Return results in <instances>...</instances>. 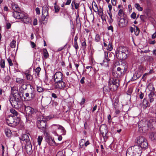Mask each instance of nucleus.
Wrapping results in <instances>:
<instances>
[{"label":"nucleus","instance_id":"1","mask_svg":"<svg viewBox=\"0 0 156 156\" xmlns=\"http://www.w3.org/2000/svg\"><path fill=\"white\" fill-rule=\"evenodd\" d=\"M121 62V64L119 61L115 62V67H117L116 70L112 73L113 76L119 78L127 72L128 69V64L127 62L125 61H122Z\"/></svg>","mask_w":156,"mask_h":156},{"label":"nucleus","instance_id":"2","mask_svg":"<svg viewBox=\"0 0 156 156\" xmlns=\"http://www.w3.org/2000/svg\"><path fill=\"white\" fill-rule=\"evenodd\" d=\"M55 82V88L56 89H62L66 87V84L64 81V76L60 71L57 72L52 76Z\"/></svg>","mask_w":156,"mask_h":156},{"label":"nucleus","instance_id":"3","mask_svg":"<svg viewBox=\"0 0 156 156\" xmlns=\"http://www.w3.org/2000/svg\"><path fill=\"white\" fill-rule=\"evenodd\" d=\"M13 95H12L9 100L12 106L16 108H18L20 107L21 105V99L20 96L18 94H16L15 92H13Z\"/></svg>","mask_w":156,"mask_h":156},{"label":"nucleus","instance_id":"4","mask_svg":"<svg viewBox=\"0 0 156 156\" xmlns=\"http://www.w3.org/2000/svg\"><path fill=\"white\" fill-rule=\"evenodd\" d=\"M108 88L111 91L116 90L120 86L119 79L116 77L110 78L108 80Z\"/></svg>","mask_w":156,"mask_h":156},{"label":"nucleus","instance_id":"5","mask_svg":"<svg viewBox=\"0 0 156 156\" xmlns=\"http://www.w3.org/2000/svg\"><path fill=\"white\" fill-rule=\"evenodd\" d=\"M26 118L27 121H31L34 119L36 112L35 109L28 106L24 105Z\"/></svg>","mask_w":156,"mask_h":156},{"label":"nucleus","instance_id":"6","mask_svg":"<svg viewBox=\"0 0 156 156\" xmlns=\"http://www.w3.org/2000/svg\"><path fill=\"white\" fill-rule=\"evenodd\" d=\"M13 17L17 19H20L24 23L27 24L31 21L30 18L28 17L23 12L14 11L12 13Z\"/></svg>","mask_w":156,"mask_h":156},{"label":"nucleus","instance_id":"7","mask_svg":"<svg viewBox=\"0 0 156 156\" xmlns=\"http://www.w3.org/2000/svg\"><path fill=\"white\" fill-rule=\"evenodd\" d=\"M20 119L18 117L13 116L12 115H9L6 118V122L9 126L15 127L19 123Z\"/></svg>","mask_w":156,"mask_h":156},{"label":"nucleus","instance_id":"8","mask_svg":"<svg viewBox=\"0 0 156 156\" xmlns=\"http://www.w3.org/2000/svg\"><path fill=\"white\" fill-rule=\"evenodd\" d=\"M136 140L138 144H139L141 149H145L147 148L148 144L147 140L144 136H139L137 137Z\"/></svg>","mask_w":156,"mask_h":156},{"label":"nucleus","instance_id":"9","mask_svg":"<svg viewBox=\"0 0 156 156\" xmlns=\"http://www.w3.org/2000/svg\"><path fill=\"white\" fill-rule=\"evenodd\" d=\"M35 90L32 89L25 93V96L23 97L25 101H29L32 100L35 96Z\"/></svg>","mask_w":156,"mask_h":156},{"label":"nucleus","instance_id":"10","mask_svg":"<svg viewBox=\"0 0 156 156\" xmlns=\"http://www.w3.org/2000/svg\"><path fill=\"white\" fill-rule=\"evenodd\" d=\"M48 8L46 5H44L42 7V21H45L44 22L46 23L47 19L48 18Z\"/></svg>","mask_w":156,"mask_h":156},{"label":"nucleus","instance_id":"11","mask_svg":"<svg viewBox=\"0 0 156 156\" xmlns=\"http://www.w3.org/2000/svg\"><path fill=\"white\" fill-rule=\"evenodd\" d=\"M42 119L40 118V120H39V118H38V120L37 121V126L38 128L42 130L43 131H45L46 130V121L45 119L43 120L42 117Z\"/></svg>","mask_w":156,"mask_h":156},{"label":"nucleus","instance_id":"12","mask_svg":"<svg viewBox=\"0 0 156 156\" xmlns=\"http://www.w3.org/2000/svg\"><path fill=\"white\" fill-rule=\"evenodd\" d=\"M99 130L101 133L102 134L104 139H107L108 138L107 135L108 133L107 127L105 124L101 125L100 127Z\"/></svg>","mask_w":156,"mask_h":156},{"label":"nucleus","instance_id":"13","mask_svg":"<svg viewBox=\"0 0 156 156\" xmlns=\"http://www.w3.org/2000/svg\"><path fill=\"white\" fill-rule=\"evenodd\" d=\"M90 144L89 140L86 141L85 139H81L79 141V148L81 149L82 148H84V147H87L88 145Z\"/></svg>","mask_w":156,"mask_h":156},{"label":"nucleus","instance_id":"14","mask_svg":"<svg viewBox=\"0 0 156 156\" xmlns=\"http://www.w3.org/2000/svg\"><path fill=\"white\" fill-rule=\"evenodd\" d=\"M132 148V150L135 151V153L137 154L138 156H140L141 153V148L139 144L134 145L133 146L129 147Z\"/></svg>","mask_w":156,"mask_h":156},{"label":"nucleus","instance_id":"15","mask_svg":"<svg viewBox=\"0 0 156 156\" xmlns=\"http://www.w3.org/2000/svg\"><path fill=\"white\" fill-rule=\"evenodd\" d=\"M120 49L119 50L118 49L115 51V55L118 59L121 60V61H124L123 59H126L127 58V56L124 57L122 53L120 51Z\"/></svg>","mask_w":156,"mask_h":156},{"label":"nucleus","instance_id":"16","mask_svg":"<svg viewBox=\"0 0 156 156\" xmlns=\"http://www.w3.org/2000/svg\"><path fill=\"white\" fill-rule=\"evenodd\" d=\"M46 141L48 144L50 146H58V144H57L54 141V139H53L51 137L49 136H47L46 139Z\"/></svg>","mask_w":156,"mask_h":156},{"label":"nucleus","instance_id":"17","mask_svg":"<svg viewBox=\"0 0 156 156\" xmlns=\"http://www.w3.org/2000/svg\"><path fill=\"white\" fill-rule=\"evenodd\" d=\"M26 148L27 152L28 154L30 155L32 153V145L30 142L26 143Z\"/></svg>","mask_w":156,"mask_h":156},{"label":"nucleus","instance_id":"18","mask_svg":"<svg viewBox=\"0 0 156 156\" xmlns=\"http://www.w3.org/2000/svg\"><path fill=\"white\" fill-rule=\"evenodd\" d=\"M120 49H121L120 51L122 53L124 56L126 57V56H127V58L128 56L129 53L128 48L125 47H121V48H119Z\"/></svg>","mask_w":156,"mask_h":156},{"label":"nucleus","instance_id":"19","mask_svg":"<svg viewBox=\"0 0 156 156\" xmlns=\"http://www.w3.org/2000/svg\"><path fill=\"white\" fill-rule=\"evenodd\" d=\"M126 156H139L133 151L132 148H129L126 153Z\"/></svg>","mask_w":156,"mask_h":156},{"label":"nucleus","instance_id":"20","mask_svg":"<svg viewBox=\"0 0 156 156\" xmlns=\"http://www.w3.org/2000/svg\"><path fill=\"white\" fill-rule=\"evenodd\" d=\"M80 3L77 2L76 0H73L71 3V7L72 9H78L80 5Z\"/></svg>","mask_w":156,"mask_h":156},{"label":"nucleus","instance_id":"21","mask_svg":"<svg viewBox=\"0 0 156 156\" xmlns=\"http://www.w3.org/2000/svg\"><path fill=\"white\" fill-rule=\"evenodd\" d=\"M20 140L25 141L26 143L30 142V139L28 135L27 134H24L22 136L21 138H20Z\"/></svg>","mask_w":156,"mask_h":156},{"label":"nucleus","instance_id":"22","mask_svg":"<svg viewBox=\"0 0 156 156\" xmlns=\"http://www.w3.org/2000/svg\"><path fill=\"white\" fill-rule=\"evenodd\" d=\"M30 73V71L27 70L24 72V74L26 76V77L27 80L31 81L33 79V76Z\"/></svg>","mask_w":156,"mask_h":156},{"label":"nucleus","instance_id":"23","mask_svg":"<svg viewBox=\"0 0 156 156\" xmlns=\"http://www.w3.org/2000/svg\"><path fill=\"white\" fill-rule=\"evenodd\" d=\"M54 126H57V128L58 129L61 131V133L62 135H64L66 134V131L64 127L60 125H54Z\"/></svg>","mask_w":156,"mask_h":156},{"label":"nucleus","instance_id":"24","mask_svg":"<svg viewBox=\"0 0 156 156\" xmlns=\"http://www.w3.org/2000/svg\"><path fill=\"white\" fill-rule=\"evenodd\" d=\"M16 82L18 84L21 85L23 83H26L25 80L24 79H21L19 77L16 78Z\"/></svg>","mask_w":156,"mask_h":156},{"label":"nucleus","instance_id":"25","mask_svg":"<svg viewBox=\"0 0 156 156\" xmlns=\"http://www.w3.org/2000/svg\"><path fill=\"white\" fill-rule=\"evenodd\" d=\"M125 19L123 18H120L119 21V23H118V24L120 27H122L125 26Z\"/></svg>","mask_w":156,"mask_h":156},{"label":"nucleus","instance_id":"26","mask_svg":"<svg viewBox=\"0 0 156 156\" xmlns=\"http://www.w3.org/2000/svg\"><path fill=\"white\" fill-rule=\"evenodd\" d=\"M11 5L12 9L14 10L15 11L18 12L20 10V9L18 5L14 3H12Z\"/></svg>","mask_w":156,"mask_h":156},{"label":"nucleus","instance_id":"27","mask_svg":"<svg viewBox=\"0 0 156 156\" xmlns=\"http://www.w3.org/2000/svg\"><path fill=\"white\" fill-rule=\"evenodd\" d=\"M43 55L44 59H47L49 57V54L46 49L44 48L43 50Z\"/></svg>","mask_w":156,"mask_h":156},{"label":"nucleus","instance_id":"28","mask_svg":"<svg viewBox=\"0 0 156 156\" xmlns=\"http://www.w3.org/2000/svg\"><path fill=\"white\" fill-rule=\"evenodd\" d=\"M92 8L93 9V10L95 12H98L99 10L98 6L96 4V2L93 1L92 3Z\"/></svg>","mask_w":156,"mask_h":156},{"label":"nucleus","instance_id":"29","mask_svg":"<svg viewBox=\"0 0 156 156\" xmlns=\"http://www.w3.org/2000/svg\"><path fill=\"white\" fill-rule=\"evenodd\" d=\"M150 138L152 141L156 140V132H153L150 134Z\"/></svg>","mask_w":156,"mask_h":156},{"label":"nucleus","instance_id":"30","mask_svg":"<svg viewBox=\"0 0 156 156\" xmlns=\"http://www.w3.org/2000/svg\"><path fill=\"white\" fill-rule=\"evenodd\" d=\"M78 17L79 18V15H78L76 16V26L77 27H78L80 28L81 24L80 22V19L79 18V19H78Z\"/></svg>","mask_w":156,"mask_h":156},{"label":"nucleus","instance_id":"31","mask_svg":"<svg viewBox=\"0 0 156 156\" xmlns=\"http://www.w3.org/2000/svg\"><path fill=\"white\" fill-rule=\"evenodd\" d=\"M10 112L12 113V115L13 116L18 117L19 115L18 112L14 109L12 108L10 110Z\"/></svg>","mask_w":156,"mask_h":156},{"label":"nucleus","instance_id":"32","mask_svg":"<svg viewBox=\"0 0 156 156\" xmlns=\"http://www.w3.org/2000/svg\"><path fill=\"white\" fill-rule=\"evenodd\" d=\"M5 132L6 136L8 137H10L12 135V132L11 130L8 128H6L5 130Z\"/></svg>","mask_w":156,"mask_h":156},{"label":"nucleus","instance_id":"33","mask_svg":"<svg viewBox=\"0 0 156 156\" xmlns=\"http://www.w3.org/2000/svg\"><path fill=\"white\" fill-rule=\"evenodd\" d=\"M105 59L106 61V64L105 65H109L108 62L110 61V59L108 58V53L106 51L105 52Z\"/></svg>","mask_w":156,"mask_h":156},{"label":"nucleus","instance_id":"34","mask_svg":"<svg viewBox=\"0 0 156 156\" xmlns=\"http://www.w3.org/2000/svg\"><path fill=\"white\" fill-rule=\"evenodd\" d=\"M143 73L142 71L138 70L134 74L136 76V78H139L142 75Z\"/></svg>","mask_w":156,"mask_h":156},{"label":"nucleus","instance_id":"35","mask_svg":"<svg viewBox=\"0 0 156 156\" xmlns=\"http://www.w3.org/2000/svg\"><path fill=\"white\" fill-rule=\"evenodd\" d=\"M147 88L150 91H154L155 88L152 83H149L148 85Z\"/></svg>","mask_w":156,"mask_h":156},{"label":"nucleus","instance_id":"36","mask_svg":"<svg viewBox=\"0 0 156 156\" xmlns=\"http://www.w3.org/2000/svg\"><path fill=\"white\" fill-rule=\"evenodd\" d=\"M24 90L23 89H21L20 87H19L18 92H17V93H16V94H18L20 96H21V98H22L23 96V94L24 92Z\"/></svg>","mask_w":156,"mask_h":156},{"label":"nucleus","instance_id":"37","mask_svg":"<svg viewBox=\"0 0 156 156\" xmlns=\"http://www.w3.org/2000/svg\"><path fill=\"white\" fill-rule=\"evenodd\" d=\"M0 66L2 68H4L5 67V61L4 59H1L0 61Z\"/></svg>","mask_w":156,"mask_h":156},{"label":"nucleus","instance_id":"38","mask_svg":"<svg viewBox=\"0 0 156 156\" xmlns=\"http://www.w3.org/2000/svg\"><path fill=\"white\" fill-rule=\"evenodd\" d=\"M21 85L20 87L21 89H23L24 90H26L27 88L28 84L26 83H23Z\"/></svg>","mask_w":156,"mask_h":156},{"label":"nucleus","instance_id":"39","mask_svg":"<svg viewBox=\"0 0 156 156\" xmlns=\"http://www.w3.org/2000/svg\"><path fill=\"white\" fill-rule=\"evenodd\" d=\"M113 49L112 45L111 42H110L109 41L108 46L107 47V49L109 51H111Z\"/></svg>","mask_w":156,"mask_h":156},{"label":"nucleus","instance_id":"40","mask_svg":"<svg viewBox=\"0 0 156 156\" xmlns=\"http://www.w3.org/2000/svg\"><path fill=\"white\" fill-rule=\"evenodd\" d=\"M94 39L95 41L96 42H100L101 39L100 35L98 34H96V35Z\"/></svg>","mask_w":156,"mask_h":156},{"label":"nucleus","instance_id":"41","mask_svg":"<svg viewBox=\"0 0 156 156\" xmlns=\"http://www.w3.org/2000/svg\"><path fill=\"white\" fill-rule=\"evenodd\" d=\"M143 105L145 107H147L149 106V103L148 102L147 99L144 98L143 100Z\"/></svg>","mask_w":156,"mask_h":156},{"label":"nucleus","instance_id":"42","mask_svg":"<svg viewBox=\"0 0 156 156\" xmlns=\"http://www.w3.org/2000/svg\"><path fill=\"white\" fill-rule=\"evenodd\" d=\"M134 26L136 27V29L134 31V34L135 35L137 36H138L140 33V30L139 28L136 26L134 25Z\"/></svg>","mask_w":156,"mask_h":156},{"label":"nucleus","instance_id":"43","mask_svg":"<svg viewBox=\"0 0 156 156\" xmlns=\"http://www.w3.org/2000/svg\"><path fill=\"white\" fill-rule=\"evenodd\" d=\"M43 140V137L41 136H38L37 138V142L38 144L40 146L41 145V142Z\"/></svg>","mask_w":156,"mask_h":156},{"label":"nucleus","instance_id":"44","mask_svg":"<svg viewBox=\"0 0 156 156\" xmlns=\"http://www.w3.org/2000/svg\"><path fill=\"white\" fill-rule=\"evenodd\" d=\"M135 7L139 11H142L143 10V8L140 6V5L139 4H136L135 5Z\"/></svg>","mask_w":156,"mask_h":156},{"label":"nucleus","instance_id":"45","mask_svg":"<svg viewBox=\"0 0 156 156\" xmlns=\"http://www.w3.org/2000/svg\"><path fill=\"white\" fill-rule=\"evenodd\" d=\"M73 47L75 49L76 51L77 52L79 49V46L77 41H74V44L73 45Z\"/></svg>","mask_w":156,"mask_h":156},{"label":"nucleus","instance_id":"46","mask_svg":"<svg viewBox=\"0 0 156 156\" xmlns=\"http://www.w3.org/2000/svg\"><path fill=\"white\" fill-rule=\"evenodd\" d=\"M124 14V12L123 11V10L122 9H120L118 13V15L120 17H121L122 15Z\"/></svg>","mask_w":156,"mask_h":156},{"label":"nucleus","instance_id":"47","mask_svg":"<svg viewBox=\"0 0 156 156\" xmlns=\"http://www.w3.org/2000/svg\"><path fill=\"white\" fill-rule=\"evenodd\" d=\"M18 91L17 88L15 87H11V93L12 95H13V92L17 93Z\"/></svg>","mask_w":156,"mask_h":156},{"label":"nucleus","instance_id":"48","mask_svg":"<svg viewBox=\"0 0 156 156\" xmlns=\"http://www.w3.org/2000/svg\"><path fill=\"white\" fill-rule=\"evenodd\" d=\"M41 70V68L40 67H37L35 69V72L36 73L37 76H39V72Z\"/></svg>","mask_w":156,"mask_h":156},{"label":"nucleus","instance_id":"49","mask_svg":"<svg viewBox=\"0 0 156 156\" xmlns=\"http://www.w3.org/2000/svg\"><path fill=\"white\" fill-rule=\"evenodd\" d=\"M37 91L40 93L44 91L43 88L41 87H37Z\"/></svg>","mask_w":156,"mask_h":156},{"label":"nucleus","instance_id":"50","mask_svg":"<svg viewBox=\"0 0 156 156\" xmlns=\"http://www.w3.org/2000/svg\"><path fill=\"white\" fill-rule=\"evenodd\" d=\"M10 47L12 48H15L16 46V41L14 40H12L10 43Z\"/></svg>","mask_w":156,"mask_h":156},{"label":"nucleus","instance_id":"51","mask_svg":"<svg viewBox=\"0 0 156 156\" xmlns=\"http://www.w3.org/2000/svg\"><path fill=\"white\" fill-rule=\"evenodd\" d=\"M110 90H111L109 88L108 89L106 87H104L103 88V91L104 93L106 92V93H107Z\"/></svg>","mask_w":156,"mask_h":156},{"label":"nucleus","instance_id":"52","mask_svg":"<svg viewBox=\"0 0 156 156\" xmlns=\"http://www.w3.org/2000/svg\"><path fill=\"white\" fill-rule=\"evenodd\" d=\"M8 62L9 63V65L10 66H13V64L12 62V60L10 58H9L7 59Z\"/></svg>","mask_w":156,"mask_h":156},{"label":"nucleus","instance_id":"53","mask_svg":"<svg viewBox=\"0 0 156 156\" xmlns=\"http://www.w3.org/2000/svg\"><path fill=\"white\" fill-rule=\"evenodd\" d=\"M54 8L55 10V12L56 13L58 12L59 10V8L58 6V5H55L54 6Z\"/></svg>","mask_w":156,"mask_h":156},{"label":"nucleus","instance_id":"54","mask_svg":"<svg viewBox=\"0 0 156 156\" xmlns=\"http://www.w3.org/2000/svg\"><path fill=\"white\" fill-rule=\"evenodd\" d=\"M84 40L85 39H84ZM86 40H85V41H83L81 44V45L82 47H83V49L84 50L86 48V47L87 46V44L85 41Z\"/></svg>","mask_w":156,"mask_h":156},{"label":"nucleus","instance_id":"55","mask_svg":"<svg viewBox=\"0 0 156 156\" xmlns=\"http://www.w3.org/2000/svg\"><path fill=\"white\" fill-rule=\"evenodd\" d=\"M136 16V13L135 12H133L131 15V17L133 19H135Z\"/></svg>","mask_w":156,"mask_h":156},{"label":"nucleus","instance_id":"56","mask_svg":"<svg viewBox=\"0 0 156 156\" xmlns=\"http://www.w3.org/2000/svg\"><path fill=\"white\" fill-rule=\"evenodd\" d=\"M108 30H111L112 32L113 31V28L112 26H108L107 27Z\"/></svg>","mask_w":156,"mask_h":156},{"label":"nucleus","instance_id":"57","mask_svg":"<svg viewBox=\"0 0 156 156\" xmlns=\"http://www.w3.org/2000/svg\"><path fill=\"white\" fill-rule=\"evenodd\" d=\"M155 94L154 91H151V93L148 94L149 97H153Z\"/></svg>","mask_w":156,"mask_h":156},{"label":"nucleus","instance_id":"58","mask_svg":"<svg viewBox=\"0 0 156 156\" xmlns=\"http://www.w3.org/2000/svg\"><path fill=\"white\" fill-rule=\"evenodd\" d=\"M35 11L37 14H40V9L39 8L37 7L35 9Z\"/></svg>","mask_w":156,"mask_h":156},{"label":"nucleus","instance_id":"59","mask_svg":"<svg viewBox=\"0 0 156 156\" xmlns=\"http://www.w3.org/2000/svg\"><path fill=\"white\" fill-rule=\"evenodd\" d=\"M118 104L115 102L114 104V108L115 109H117L118 108Z\"/></svg>","mask_w":156,"mask_h":156},{"label":"nucleus","instance_id":"60","mask_svg":"<svg viewBox=\"0 0 156 156\" xmlns=\"http://www.w3.org/2000/svg\"><path fill=\"white\" fill-rule=\"evenodd\" d=\"M30 43L32 48H34L36 47V45L34 42L31 41Z\"/></svg>","mask_w":156,"mask_h":156},{"label":"nucleus","instance_id":"61","mask_svg":"<svg viewBox=\"0 0 156 156\" xmlns=\"http://www.w3.org/2000/svg\"><path fill=\"white\" fill-rule=\"evenodd\" d=\"M85 78L84 77H83L80 80V82L81 84H83L84 83V80Z\"/></svg>","mask_w":156,"mask_h":156},{"label":"nucleus","instance_id":"62","mask_svg":"<svg viewBox=\"0 0 156 156\" xmlns=\"http://www.w3.org/2000/svg\"><path fill=\"white\" fill-rule=\"evenodd\" d=\"M129 30L131 33H133V31L135 30V29L134 28L131 27H129Z\"/></svg>","mask_w":156,"mask_h":156},{"label":"nucleus","instance_id":"63","mask_svg":"<svg viewBox=\"0 0 156 156\" xmlns=\"http://www.w3.org/2000/svg\"><path fill=\"white\" fill-rule=\"evenodd\" d=\"M71 0H67L65 4V5H69L71 3Z\"/></svg>","mask_w":156,"mask_h":156},{"label":"nucleus","instance_id":"64","mask_svg":"<svg viewBox=\"0 0 156 156\" xmlns=\"http://www.w3.org/2000/svg\"><path fill=\"white\" fill-rule=\"evenodd\" d=\"M62 154H63L62 151H59L57 153L56 156H62Z\"/></svg>","mask_w":156,"mask_h":156}]
</instances>
